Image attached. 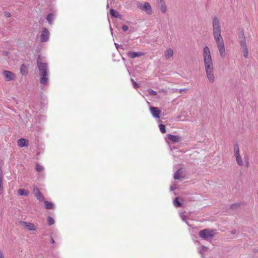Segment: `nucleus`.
Segmentation results:
<instances>
[{"mask_svg":"<svg viewBox=\"0 0 258 258\" xmlns=\"http://www.w3.org/2000/svg\"><path fill=\"white\" fill-rule=\"evenodd\" d=\"M50 242L51 243H54V239H53V238L52 237H51V241H50Z\"/></svg>","mask_w":258,"mask_h":258,"instance_id":"41","label":"nucleus"},{"mask_svg":"<svg viewBox=\"0 0 258 258\" xmlns=\"http://www.w3.org/2000/svg\"><path fill=\"white\" fill-rule=\"evenodd\" d=\"M49 37V32L48 30L43 28L41 34L40 35V40L41 42H46L48 41Z\"/></svg>","mask_w":258,"mask_h":258,"instance_id":"8","label":"nucleus"},{"mask_svg":"<svg viewBox=\"0 0 258 258\" xmlns=\"http://www.w3.org/2000/svg\"><path fill=\"white\" fill-rule=\"evenodd\" d=\"M20 70L21 74L23 76H26L27 74V67L26 66L25 64H22L20 67Z\"/></svg>","mask_w":258,"mask_h":258,"instance_id":"16","label":"nucleus"},{"mask_svg":"<svg viewBox=\"0 0 258 258\" xmlns=\"http://www.w3.org/2000/svg\"><path fill=\"white\" fill-rule=\"evenodd\" d=\"M3 192V182H0V195L2 194Z\"/></svg>","mask_w":258,"mask_h":258,"instance_id":"32","label":"nucleus"},{"mask_svg":"<svg viewBox=\"0 0 258 258\" xmlns=\"http://www.w3.org/2000/svg\"><path fill=\"white\" fill-rule=\"evenodd\" d=\"M18 194L19 196H28L29 194V191L24 189H19L18 190Z\"/></svg>","mask_w":258,"mask_h":258,"instance_id":"22","label":"nucleus"},{"mask_svg":"<svg viewBox=\"0 0 258 258\" xmlns=\"http://www.w3.org/2000/svg\"><path fill=\"white\" fill-rule=\"evenodd\" d=\"M180 216L181 217V218L182 219V220L185 222L186 223H187V222L186 221V220L187 219L186 218V217L184 215V213H180Z\"/></svg>","mask_w":258,"mask_h":258,"instance_id":"30","label":"nucleus"},{"mask_svg":"<svg viewBox=\"0 0 258 258\" xmlns=\"http://www.w3.org/2000/svg\"><path fill=\"white\" fill-rule=\"evenodd\" d=\"M47 222L49 225H51L54 223V220L52 217L49 216L47 218Z\"/></svg>","mask_w":258,"mask_h":258,"instance_id":"29","label":"nucleus"},{"mask_svg":"<svg viewBox=\"0 0 258 258\" xmlns=\"http://www.w3.org/2000/svg\"><path fill=\"white\" fill-rule=\"evenodd\" d=\"M0 258H5L3 252L0 250Z\"/></svg>","mask_w":258,"mask_h":258,"instance_id":"39","label":"nucleus"},{"mask_svg":"<svg viewBox=\"0 0 258 258\" xmlns=\"http://www.w3.org/2000/svg\"><path fill=\"white\" fill-rule=\"evenodd\" d=\"M173 56V50L172 49L169 48L164 52V56L167 59H169Z\"/></svg>","mask_w":258,"mask_h":258,"instance_id":"15","label":"nucleus"},{"mask_svg":"<svg viewBox=\"0 0 258 258\" xmlns=\"http://www.w3.org/2000/svg\"><path fill=\"white\" fill-rule=\"evenodd\" d=\"M213 35L220 56H225V48L223 39L221 36V28L220 21L217 17H214L212 21Z\"/></svg>","mask_w":258,"mask_h":258,"instance_id":"1","label":"nucleus"},{"mask_svg":"<svg viewBox=\"0 0 258 258\" xmlns=\"http://www.w3.org/2000/svg\"><path fill=\"white\" fill-rule=\"evenodd\" d=\"M185 90V89H180V90H179V92H180V93H181V92H182L183 91H184Z\"/></svg>","mask_w":258,"mask_h":258,"instance_id":"44","label":"nucleus"},{"mask_svg":"<svg viewBox=\"0 0 258 258\" xmlns=\"http://www.w3.org/2000/svg\"><path fill=\"white\" fill-rule=\"evenodd\" d=\"M11 16V14H10V13L8 12H5V16L6 17V18H10Z\"/></svg>","mask_w":258,"mask_h":258,"instance_id":"34","label":"nucleus"},{"mask_svg":"<svg viewBox=\"0 0 258 258\" xmlns=\"http://www.w3.org/2000/svg\"><path fill=\"white\" fill-rule=\"evenodd\" d=\"M203 55L207 77L210 83H213L215 81L213 63L210 49L207 46L203 49Z\"/></svg>","mask_w":258,"mask_h":258,"instance_id":"2","label":"nucleus"},{"mask_svg":"<svg viewBox=\"0 0 258 258\" xmlns=\"http://www.w3.org/2000/svg\"><path fill=\"white\" fill-rule=\"evenodd\" d=\"M144 53L142 52H134L132 51H130L126 53L127 56L131 58L140 57L144 55Z\"/></svg>","mask_w":258,"mask_h":258,"instance_id":"12","label":"nucleus"},{"mask_svg":"<svg viewBox=\"0 0 258 258\" xmlns=\"http://www.w3.org/2000/svg\"><path fill=\"white\" fill-rule=\"evenodd\" d=\"M150 109L151 114L153 116V117H154L155 118H160V113L161 112L157 107H151L150 108Z\"/></svg>","mask_w":258,"mask_h":258,"instance_id":"11","label":"nucleus"},{"mask_svg":"<svg viewBox=\"0 0 258 258\" xmlns=\"http://www.w3.org/2000/svg\"><path fill=\"white\" fill-rule=\"evenodd\" d=\"M114 44H115V46H116V47L117 48H118L119 47H120V48H122V45H120V46H119L118 44H117V43H114Z\"/></svg>","mask_w":258,"mask_h":258,"instance_id":"38","label":"nucleus"},{"mask_svg":"<svg viewBox=\"0 0 258 258\" xmlns=\"http://www.w3.org/2000/svg\"><path fill=\"white\" fill-rule=\"evenodd\" d=\"M164 0H158V5H161V4H164Z\"/></svg>","mask_w":258,"mask_h":258,"instance_id":"37","label":"nucleus"},{"mask_svg":"<svg viewBox=\"0 0 258 258\" xmlns=\"http://www.w3.org/2000/svg\"><path fill=\"white\" fill-rule=\"evenodd\" d=\"M159 7L161 11L163 13H165V12H166V6L165 3L161 4V5H159Z\"/></svg>","mask_w":258,"mask_h":258,"instance_id":"24","label":"nucleus"},{"mask_svg":"<svg viewBox=\"0 0 258 258\" xmlns=\"http://www.w3.org/2000/svg\"><path fill=\"white\" fill-rule=\"evenodd\" d=\"M238 206H239V205L238 204H232V205H231V209H234Z\"/></svg>","mask_w":258,"mask_h":258,"instance_id":"36","label":"nucleus"},{"mask_svg":"<svg viewBox=\"0 0 258 258\" xmlns=\"http://www.w3.org/2000/svg\"><path fill=\"white\" fill-rule=\"evenodd\" d=\"M18 145L20 147H24L27 146L28 145L26 144V140L25 139H20L17 141Z\"/></svg>","mask_w":258,"mask_h":258,"instance_id":"17","label":"nucleus"},{"mask_svg":"<svg viewBox=\"0 0 258 258\" xmlns=\"http://www.w3.org/2000/svg\"><path fill=\"white\" fill-rule=\"evenodd\" d=\"M148 92L151 95H156L157 94V92L153 90L152 89H149Z\"/></svg>","mask_w":258,"mask_h":258,"instance_id":"31","label":"nucleus"},{"mask_svg":"<svg viewBox=\"0 0 258 258\" xmlns=\"http://www.w3.org/2000/svg\"><path fill=\"white\" fill-rule=\"evenodd\" d=\"M246 166H247V167L248 166V162H247V163H246Z\"/></svg>","mask_w":258,"mask_h":258,"instance_id":"45","label":"nucleus"},{"mask_svg":"<svg viewBox=\"0 0 258 258\" xmlns=\"http://www.w3.org/2000/svg\"><path fill=\"white\" fill-rule=\"evenodd\" d=\"M35 169L37 171L40 172L44 170V167L39 164H36Z\"/></svg>","mask_w":258,"mask_h":258,"instance_id":"27","label":"nucleus"},{"mask_svg":"<svg viewBox=\"0 0 258 258\" xmlns=\"http://www.w3.org/2000/svg\"><path fill=\"white\" fill-rule=\"evenodd\" d=\"M182 171L181 169H178L174 174V178L175 179H179L181 177Z\"/></svg>","mask_w":258,"mask_h":258,"instance_id":"20","label":"nucleus"},{"mask_svg":"<svg viewBox=\"0 0 258 258\" xmlns=\"http://www.w3.org/2000/svg\"><path fill=\"white\" fill-rule=\"evenodd\" d=\"M33 193L35 196L36 197L37 199L40 201H42L44 197L43 195L39 191L38 188L36 186H34L33 188Z\"/></svg>","mask_w":258,"mask_h":258,"instance_id":"9","label":"nucleus"},{"mask_svg":"<svg viewBox=\"0 0 258 258\" xmlns=\"http://www.w3.org/2000/svg\"><path fill=\"white\" fill-rule=\"evenodd\" d=\"M234 152L237 164L242 166L243 165V162L240 155L239 148L237 143L235 144L234 145Z\"/></svg>","mask_w":258,"mask_h":258,"instance_id":"5","label":"nucleus"},{"mask_svg":"<svg viewBox=\"0 0 258 258\" xmlns=\"http://www.w3.org/2000/svg\"><path fill=\"white\" fill-rule=\"evenodd\" d=\"M110 30H111V31H112V29H111V27H110ZM111 34H113V32H111Z\"/></svg>","mask_w":258,"mask_h":258,"instance_id":"46","label":"nucleus"},{"mask_svg":"<svg viewBox=\"0 0 258 258\" xmlns=\"http://www.w3.org/2000/svg\"><path fill=\"white\" fill-rule=\"evenodd\" d=\"M3 74L5 76L6 81L7 82L14 80L15 75L13 73L9 71H4Z\"/></svg>","mask_w":258,"mask_h":258,"instance_id":"10","label":"nucleus"},{"mask_svg":"<svg viewBox=\"0 0 258 258\" xmlns=\"http://www.w3.org/2000/svg\"><path fill=\"white\" fill-rule=\"evenodd\" d=\"M131 82L134 88L138 89L140 87V85L136 83L133 79H131Z\"/></svg>","mask_w":258,"mask_h":258,"instance_id":"28","label":"nucleus"},{"mask_svg":"<svg viewBox=\"0 0 258 258\" xmlns=\"http://www.w3.org/2000/svg\"><path fill=\"white\" fill-rule=\"evenodd\" d=\"M109 12H110V15L111 16H112L113 17L116 18H120V15L117 11H116L112 9H111L110 10Z\"/></svg>","mask_w":258,"mask_h":258,"instance_id":"21","label":"nucleus"},{"mask_svg":"<svg viewBox=\"0 0 258 258\" xmlns=\"http://www.w3.org/2000/svg\"><path fill=\"white\" fill-rule=\"evenodd\" d=\"M173 204L176 207H179L181 205V203L179 201L178 198H176L173 201Z\"/></svg>","mask_w":258,"mask_h":258,"instance_id":"23","label":"nucleus"},{"mask_svg":"<svg viewBox=\"0 0 258 258\" xmlns=\"http://www.w3.org/2000/svg\"><path fill=\"white\" fill-rule=\"evenodd\" d=\"M207 248L206 246L203 245L202 246V249L200 250V252L201 253H202V251H205L207 250Z\"/></svg>","mask_w":258,"mask_h":258,"instance_id":"33","label":"nucleus"},{"mask_svg":"<svg viewBox=\"0 0 258 258\" xmlns=\"http://www.w3.org/2000/svg\"><path fill=\"white\" fill-rule=\"evenodd\" d=\"M159 127L160 132L164 134L166 133V128H165V126L164 124H160L159 125Z\"/></svg>","mask_w":258,"mask_h":258,"instance_id":"26","label":"nucleus"},{"mask_svg":"<svg viewBox=\"0 0 258 258\" xmlns=\"http://www.w3.org/2000/svg\"><path fill=\"white\" fill-rule=\"evenodd\" d=\"M138 7L140 10L145 11L148 15H151L152 13V8L150 4L147 2L145 3L144 5L139 4L138 5Z\"/></svg>","mask_w":258,"mask_h":258,"instance_id":"6","label":"nucleus"},{"mask_svg":"<svg viewBox=\"0 0 258 258\" xmlns=\"http://www.w3.org/2000/svg\"><path fill=\"white\" fill-rule=\"evenodd\" d=\"M0 182H3V175L1 172H0Z\"/></svg>","mask_w":258,"mask_h":258,"instance_id":"40","label":"nucleus"},{"mask_svg":"<svg viewBox=\"0 0 258 258\" xmlns=\"http://www.w3.org/2000/svg\"><path fill=\"white\" fill-rule=\"evenodd\" d=\"M122 29L123 31H126L128 30V27L125 25H123L122 26Z\"/></svg>","mask_w":258,"mask_h":258,"instance_id":"35","label":"nucleus"},{"mask_svg":"<svg viewBox=\"0 0 258 258\" xmlns=\"http://www.w3.org/2000/svg\"><path fill=\"white\" fill-rule=\"evenodd\" d=\"M45 204V208L46 209H53L54 208V205L52 203L49 202L47 201H45L44 202Z\"/></svg>","mask_w":258,"mask_h":258,"instance_id":"18","label":"nucleus"},{"mask_svg":"<svg viewBox=\"0 0 258 258\" xmlns=\"http://www.w3.org/2000/svg\"><path fill=\"white\" fill-rule=\"evenodd\" d=\"M238 36L239 38L240 39V44H242V41H244V43H246L244 32L243 30H240Z\"/></svg>","mask_w":258,"mask_h":258,"instance_id":"19","label":"nucleus"},{"mask_svg":"<svg viewBox=\"0 0 258 258\" xmlns=\"http://www.w3.org/2000/svg\"><path fill=\"white\" fill-rule=\"evenodd\" d=\"M40 58L39 56L37 59V64L39 71V75L41 76L40 83L43 85H47L48 82L47 76L49 74L48 65L46 63L40 61Z\"/></svg>","mask_w":258,"mask_h":258,"instance_id":"3","label":"nucleus"},{"mask_svg":"<svg viewBox=\"0 0 258 258\" xmlns=\"http://www.w3.org/2000/svg\"><path fill=\"white\" fill-rule=\"evenodd\" d=\"M240 46L244 57L245 58H247L248 54V51L246 45V43H244V41H242V44H240Z\"/></svg>","mask_w":258,"mask_h":258,"instance_id":"14","label":"nucleus"},{"mask_svg":"<svg viewBox=\"0 0 258 258\" xmlns=\"http://www.w3.org/2000/svg\"><path fill=\"white\" fill-rule=\"evenodd\" d=\"M167 137L169 140L171 141L173 143H179L181 141L182 138L178 136L173 135L171 134H168Z\"/></svg>","mask_w":258,"mask_h":258,"instance_id":"13","label":"nucleus"},{"mask_svg":"<svg viewBox=\"0 0 258 258\" xmlns=\"http://www.w3.org/2000/svg\"><path fill=\"white\" fill-rule=\"evenodd\" d=\"M175 189V188L173 187V186H171L170 187V190L172 191V190H174Z\"/></svg>","mask_w":258,"mask_h":258,"instance_id":"43","label":"nucleus"},{"mask_svg":"<svg viewBox=\"0 0 258 258\" xmlns=\"http://www.w3.org/2000/svg\"><path fill=\"white\" fill-rule=\"evenodd\" d=\"M19 223L21 225L23 226L24 228L29 231H35L36 230V226L33 223L30 222H26L25 221H19Z\"/></svg>","mask_w":258,"mask_h":258,"instance_id":"7","label":"nucleus"},{"mask_svg":"<svg viewBox=\"0 0 258 258\" xmlns=\"http://www.w3.org/2000/svg\"><path fill=\"white\" fill-rule=\"evenodd\" d=\"M46 19H47V21H48L49 23L50 24H51L52 22L53 21V15L51 13L47 15Z\"/></svg>","mask_w":258,"mask_h":258,"instance_id":"25","label":"nucleus"},{"mask_svg":"<svg viewBox=\"0 0 258 258\" xmlns=\"http://www.w3.org/2000/svg\"><path fill=\"white\" fill-rule=\"evenodd\" d=\"M236 232V230H232V231H231V233H232V234H235Z\"/></svg>","mask_w":258,"mask_h":258,"instance_id":"42","label":"nucleus"},{"mask_svg":"<svg viewBox=\"0 0 258 258\" xmlns=\"http://www.w3.org/2000/svg\"><path fill=\"white\" fill-rule=\"evenodd\" d=\"M215 231L209 229H205L199 232L200 236L204 239H211L213 237Z\"/></svg>","mask_w":258,"mask_h":258,"instance_id":"4","label":"nucleus"}]
</instances>
